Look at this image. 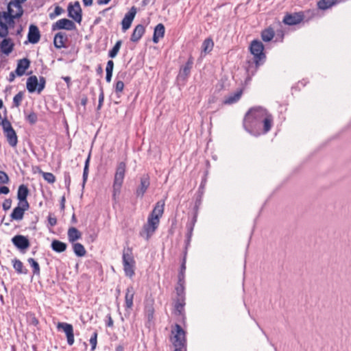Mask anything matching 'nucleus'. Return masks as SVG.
Listing matches in <instances>:
<instances>
[{
  "label": "nucleus",
  "mask_w": 351,
  "mask_h": 351,
  "mask_svg": "<svg viewBox=\"0 0 351 351\" xmlns=\"http://www.w3.org/2000/svg\"><path fill=\"white\" fill-rule=\"evenodd\" d=\"M336 3V0H319L317 6L320 10H326Z\"/></svg>",
  "instance_id": "obj_37"
},
{
  "label": "nucleus",
  "mask_w": 351,
  "mask_h": 351,
  "mask_svg": "<svg viewBox=\"0 0 351 351\" xmlns=\"http://www.w3.org/2000/svg\"><path fill=\"white\" fill-rule=\"evenodd\" d=\"M57 329L59 331H62L65 333L67 339V343L71 346L74 343L73 328L70 324L66 322H58L57 324Z\"/></svg>",
  "instance_id": "obj_10"
},
{
  "label": "nucleus",
  "mask_w": 351,
  "mask_h": 351,
  "mask_svg": "<svg viewBox=\"0 0 351 351\" xmlns=\"http://www.w3.org/2000/svg\"><path fill=\"white\" fill-rule=\"evenodd\" d=\"M3 106V104L1 99H0V109ZM5 121H8L6 118L2 119L1 115L0 114V125L3 127V124Z\"/></svg>",
  "instance_id": "obj_58"
},
{
  "label": "nucleus",
  "mask_w": 351,
  "mask_h": 351,
  "mask_svg": "<svg viewBox=\"0 0 351 351\" xmlns=\"http://www.w3.org/2000/svg\"><path fill=\"white\" fill-rule=\"evenodd\" d=\"M304 19L302 12L287 14L284 16L283 22L288 25H294L300 23Z\"/></svg>",
  "instance_id": "obj_15"
},
{
  "label": "nucleus",
  "mask_w": 351,
  "mask_h": 351,
  "mask_svg": "<svg viewBox=\"0 0 351 351\" xmlns=\"http://www.w3.org/2000/svg\"><path fill=\"white\" fill-rule=\"evenodd\" d=\"M30 61L27 58L21 59L18 61L15 73L18 76H22L25 74V71L29 68Z\"/></svg>",
  "instance_id": "obj_22"
},
{
  "label": "nucleus",
  "mask_w": 351,
  "mask_h": 351,
  "mask_svg": "<svg viewBox=\"0 0 351 351\" xmlns=\"http://www.w3.org/2000/svg\"><path fill=\"white\" fill-rule=\"evenodd\" d=\"M145 29L143 25H137L131 35L130 40L133 43H137L145 34Z\"/></svg>",
  "instance_id": "obj_24"
},
{
  "label": "nucleus",
  "mask_w": 351,
  "mask_h": 351,
  "mask_svg": "<svg viewBox=\"0 0 351 351\" xmlns=\"http://www.w3.org/2000/svg\"><path fill=\"white\" fill-rule=\"evenodd\" d=\"M27 38L28 40L25 42V44H27V43H30L32 44H36L38 43L40 38V34L37 26L34 25H30L29 27Z\"/></svg>",
  "instance_id": "obj_19"
},
{
  "label": "nucleus",
  "mask_w": 351,
  "mask_h": 351,
  "mask_svg": "<svg viewBox=\"0 0 351 351\" xmlns=\"http://www.w3.org/2000/svg\"><path fill=\"white\" fill-rule=\"evenodd\" d=\"M16 73L15 71L14 72H11L9 75V77H8V80L9 82H12L15 79V77H16Z\"/></svg>",
  "instance_id": "obj_60"
},
{
  "label": "nucleus",
  "mask_w": 351,
  "mask_h": 351,
  "mask_svg": "<svg viewBox=\"0 0 351 351\" xmlns=\"http://www.w3.org/2000/svg\"><path fill=\"white\" fill-rule=\"evenodd\" d=\"M12 243L19 250H27L29 245V241L28 239L23 235H16L12 239Z\"/></svg>",
  "instance_id": "obj_18"
},
{
  "label": "nucleus",
  "mask_w": 351,
  "mask_h": 351,
  "mask_svg": "<svg viewBox=\"0 0 351 351\" xmlns=\"http://www.w3.org/2000/svg\"><path fill=\"white\" fill-rule=\"evenodd\" d=\"M45 79L44 77H40L39 81H38V86L37 88V92L40 93L45 86Z\"/></svg>",
  "instance_id": "obj_50"
},
{
  "label": "nucleus",
  "mask_w": 351,
  "mask_h": 351,
  "mask_svg": "<svg viewBox=\"0 0 351 351\" xmlns=\"http://www.w3.org/2000/svg\"><path fill=\"white\" fill-rule=\"evenodd\" d=\"M28 193L29 191L25 185L21 184L19 186L17 192V198L19 200V204L25 202L26 204H29L28 202L27 201V197L28 195Z\"/></svg>",
  "instance_id": "obj_26"
},
{
  "label": "nucleus",
  "mask_w": 351,
  "mask_h": 351,
  "mask_svg": "<svg viewBox=\"0 0 351 351\" xmlns=\"http://www.w3.org/2000/svg\"><path fill=\"white\" fill-rule=\"evenodd\" d=\"M134 294L135 291L134 287L132 286L128 287L125 295V306L126 308L130 309L133 306Z\"/></svg>",
  "instance_id": "obj_23"
},
{
  "label": "nucleus",
  "mask_w": 351,
  "mask_h": 351,
  "mask_svg": "<svg viewBox=\"0 0 351 351\" xmlns=\"http://www.w3.org/2000/svg\"><path fill=\"white\" fill-rule=\"evenodd\" d=\"M136 14V8L134 6H132L130 10L125 14L121 21L123 32H125L130 27Z\"/></svg>",
  "instance_id": "obj_11"
},
{
  "label": "nucleus",
  "mask_w": 351,
  "mask_h": 351,
  "mask_svg": "<svg viewBox=\"0 0 351 351\" xmlns=\"http://www.w3.org/2000/svg\"><path fill=\"white\" fill-rule=\"evenodd\" d=\"M126 165L124 162L118 163L113 183V199L115 200L117 195H119L125 177Z\"/></svg>",
  "instance_id": "obj_5"
},
{
  "label": "nucleus",
  "mask_w": 351,
  "mask_h": 351,
  "mask_svg": "<svg viewBox=\"0 0 351 351\" xmlns=\"http://www.w3.org/2000/svg\"><path fill=\"white\" fill-rule=\"evenodd\" d=\"M88 176V158L84 161V173H83V184L82 187L84 189L85 187V183L87 179Z\"/></svg>",
  "instance_id": "obj_46"
},
{
  "label": "nucleus",
  "mask_w": 351,
  "mask_h": 351,
  "mask_svg": "<svg viewBox=\"0 0 351 351\" xmlns=\"http://www.w3.org/2000/svg\"><path fill=\"white\" fill-rule=\"evenodd\" d=\"M63 12V9L60 8V6H56L54 9L53 12L49 14L50 19H53L57 16H59Z\"/></svg>",
  "instance_id": "obj_47"
},
{
  "label": "nucleus",
  "mask_w": 351,
  "mask_h": 351,
  "mask_svg": "<svg viewBox=\"0 0 351 351\" xmlns=\"http://www.w3.org/2000/svg\"><path fill=\"white\" fill-rule=\"evenodd\" d=\"M23 94L22 92L18 93L13 98V103L16 107H19L22 101Z\"/></svg>",
  "instance_id": "obj_44"
},
{
  "label": "nucleus",
  "mask_w": 351,
  "mask_h": 351,
  "mask_svg": "<svg viewBox=\"0 0 351 351\" xmlns=\"http://www.w3.org/2000/svg\"><path fill=\"white\" fill-rule=\"evenodd\" d=\"M186 228H187V230H188V232H187V234H186V237H187V243H189L190 241H191V237H192V234H193V225H186Z\"/></svg>",
  "instance_id": "obj_52"
},
{
  "label": "nucleus",
  "mask_w": 351,
  "mask_h": 351,
  "mask_svg": "<svg viewBox=\"0 0 351 351\" xmlns=\"http://www.w3.org/2000/svg\"><path fill=\"white\" fill-rule=\"evenodd\" d=\"M264 62H256V60H250L246 62L245 70L247 73L246 82L251 80V78L256 73L258 67L263 64Z\"/></svg>",
  "instance_id": "obj_12"
},
{
  "label": "nucleus",
  "mask_w": 351,
  "mask_h": 351,
  "mask_svg": "<svg viewBox=\"0 0 351 351\" xmlns=\"http://www.w3.org/2000/svg\"><path fill=\"white\" fill-rule=\"evenodd\" d=\"M114 68V62L112 60H108L107 62L106 72L112 73Z\"/></svg>",
  "instance_id": "obj_54"
},
{
  "label": "nucleus",
  "mask_w": 351,
  "mask_h": 351,
  "mask_svg": "<svg viewBox=\"0 0 351 351\" xmlns=\"http://www.w3.org/2000/svg\"><path fill=\"white\" fill-rule=\"evenodd\" d=\"M73 249L74 253L77 256H83L86 254V250L84 247L79 243H73Z\"/></svg>",
  "instance_id": "obj_38"
},
{
  "label": "nucleus",
  "mask_w": 351,
  "mask_h": 351,
  "mask_svg": "<svg viewBox=\"0 0 351 351\" xmlns=\"http://www.w3.org/2000/svg\"><path fill=\"white\" fill-rule=\"evenodd\" d=\"M97 334L95 332L89 339V343L91 344V349L93 350L95 349L97 346Z\"/></svg>",
  "instance_id": "obj_49"
},
{
  "label": "nucleus",
  "mask_w": 351,
  "mask_h": 351,
  "mask_svg": "<svg viewBox=\"0 0 351 351\" xmlns=\"http://www.w3.org/2000/svg\"><path fill=\"white\" fill-rule=\"evenodd\" d=\"M126 76V73H119L116 78V82L114 84V90L115 93L117 95V97L118 98H120L121 95L123 90L124 88V83L123 82L122 80L124 79V77Z\"/></svg>",
  "instance_id": "obj_21"
},
{
  "label": "nucleus",
  "mask_w": 351,
  "mask_h": 351,
  "mask_svg": "<svg viewBox=\"0 0 351 351\" xmlns=\"http://www.w3.org/2000/svg\"><path fill=\"white\" fill-rule=\"evenodd\" d=\"M104 92H103V90L102 89H100V94L99 95V101H98V106H97V110H99L102 105H103V103H104Z\"/></svg>",
  "instance_id": "obj_53"
},
{
  "label": "nucleus",
  "mask_w": 351,
  "mask_h": 351,
  "mask_svg": "<svg viewBox=\"0 0 351 351\" xmlns=\"http://www.w3.org/2000/svg\"><path fill=\"white\" fill-rule=\"evenodd\" d=\"M8 182V176L4 171H0V184H7Z\"/></svg>",
  "instance_id": "obj_48"
},
{
  "label": "nucleus",
  "mask_w": 351,
  "mask_h": 351,
  "mask_svg": "<svg viewBox=\"0 0 351 351\" xmlns=\"http://www.w3.org/2000/svg\"><path fill=\"white\" fill-rule=\"evenodd\" d=\"M241 95H242L241 90H240L233 94H230V95H228L227 97L225 98V99L223 101V104L226 105H230V104H234L240 99Z\"/></svg>",
  "instance_id": "obj_30"
},
{
  "label": "nucleus",
  "mask_w": 351,
  "mask_h": 351,
  "mask_svg": "<svg viewBox=\"0 0 351 351\" xmlns=\"http://www.w3.org/2000/svg\"><path fill=\"white\" fill-rule=\"evenodd\" d=\"M0 18H1L0 16ZM14 27V20L1 21L0 19V50L5 55H9L14 49V43L9 36V30Z\"/></svg>",
  "instance_id": "obj_2"
},
{
  "label": "nucleus",
  "mask_w": 351,
  "mask_h": 351,
  "mask_svg": "<svg viewBox=\"0 0 351 351\" xmlns=\"http://www.w3.org/2000/svg\"><path fill=\"white\" fill-rule=\"evenodd\" d=\"M64 204H65V197H64V196H62L61 198V202H60V208L62 210L64 209V207H65Z\"/></svg>",
  "instance_id": "obj_63"
},
{
  "label": "nucleus",
  "mask_w": 351,
  "mask_h": 351,
  "mask_svg": "<svg viewBox=\"0 0 351 351\" xmlns=\"http://www.w3.org/2000/svg\"><path fill=\"white\" fill-rule=\"evenodd\" d=\"M3 130L9 145L13 147H16L18 143L17 136L9 121H4Z\"/></svg>",
  "instance_id": "obj_9"
},
{
  "label": "nucleus",
  "mask_w": 351,
  "mask_h": 351,
  "mask_svg": "<svg viewBox=\"0 0 351 351\" xmlns=\"http://www.w3.org/2000/svg\"><path fill=\"white\" fill-rule=\"evenodd\" d=\"M184 300H181L180 298H177V300L175 304V310L177 311L179 314L182 313V311L184 309Z\"/></svg>",
  "instance_id": "obj_42"
},
{
  "label": "nucleus",
  "mask_w": 351,
  "mask_h": 351,
  "mask_svg": "<svg viewBox=\"0 0 351 351\" xmlns=\"http://www.w3.org/2000/svg\"><path fill=\"white\" fill-rule=\"evenodd\" d=\"M121 45H122V41L121 40H117L114 45V46L112 47V49L109 51L108 57H110L111 58H115L117 56L118 52L120 50Z\"/></svg>",
  "instance_id": "obj_40"
},
{
  "label": "nucleus",
  "mask_w": 351,
  "mask_h": 351,
  "mask_svg": "<svg viewBox=\"0 0 351 351\" xmlns=\"http://www.w3.org/2000/svg\"><path fill=\"white\" fill-rule=\"evenodd\" d=\"M108 321L106 322V326L108 327H112L113 326V320L110 315L107 316Z\"/></svg>",
  "instance_id": "obj_59"
},
{
  "label": "nucleus",
  "mask_w": 351,
  "mask_h": 351,
  "mask_svg": "<svg viewBox=\"0 0 351 351\" xmlns=\"http://www.w3.org/2000/svg\"><path fill=\"white\" fill-rule=\"evenodd\" d=\"M29 207V204H26L25 202L22 204H18V206L14 208L12 213L10 215V217L12 220L20 221L23 218L25 211L28 210Z\"/></svg>",
  "instance_id": "obj_14"
},
{
  "label": "nucleus",
  "mask_w": 351,
  "mask_h": 351,
  "mask_svg": "<svg viewBox=\"0 0 351 351\" xmlns=\"http://www.w3.org/2000/svg\"><path fill=\"white\" fill-rule=\"evenodd\" d=\"M75 28V24L73 21L67 19H62L56 21L52 25V30H58V29H66V30H72Z\"/></svg>",
  "instance_id": "obj_17"
},
{
  "label": "nucleus",
  "mask_w": 351,
  "mask_h": 351,
  "mask_svg": "<svg viewBox=\"0 0 351 351\" xmlns=\"http://www.w3.org/2000/svg\"><path fill=\"white\" fill-rule=\"evenodd\" d=\"M252 54L254 56V60H256V62L265 61L266 56L263 52L264 46L263 44L257 40H254L252 42L250 47Z\"/></svg>",
  "instance_id": "obj_8"
},
{
  "label": "nucleus",
  "mask_w": 351,
  "mask_h": 351,
  "mask_svg": "<svg viewBox=\"0 0 351 351\" xmlns=\"http://www.w3.org/2000/svg\"><path fill=\"white\" fill-rule=\"evenodd\" d=\"M27 262L31 265V267L33 268L34 274L39 275L40 274L39 264L33 258H28Z\"/></svg>",
  "instance_id": "obj_41"
},
{
  "label": "nucleus",
  "mask_w": 351,
  "mask_h": 351,
  "mask_svg": "<svg viewBox=\"0 0 351 351\" xmlns=\"http://www.w3.org/2000/svg\"><path fill=\"white\" fill-rule=\"evenodd\" d=\"M51 247L52 250L58 253H61L66 250L67 245L58 240H53L51 242Z\"/></svg>",
  "instance_id": "obj_31"
},
{
  "label": "nucleus",
  "mask_w": 351,
  "mask_h": 351,
  "mask_svg": "<svg viewBox=\"0 0 351 351\" xmlns=\"http://www.w3.org/2000/svg\"><path fill=\"white\" fill-rule=\"evenodd\" d=\"M112 76V73H106V80L107 82H110Z\"/></svg>",
  "instance_id": "obj_61"
},
{
  "label": "nucleus",
  "mask_w": 351,
  "mask_h": 351,
  "mask_svg": "<svg viewBox=\"0 0 351 351\" xmlns=\"http://www.w3.org/2000/svg\"><path fill=\"white\" fill-rule=\"evenodd\" d=\"M26 86L29 93H34L37 90L38 86V80L37 77L36 75H32L28 77Z\"/></svg>",
  "instance_id": "obj_28"
},
{
  "label": "nucleus",
  "mask_w": 351,
  "mask_h": 351,
  "mask_svg": "<svg viewBox=\"0 0 351 351\" xmlns=\"http://www.w3.org/2000/svg\"><path fill=\"white\" fill-rule=\"evenodd\" d=\"M43 178L49 183L52 184L56 181L54 175L49 172H43Z\"/></svg>",
  "instance_id": "obj_43"
},
{
  "label": "nucleus",
  "mask_w": 351,
  "mask_h": 351,
  "mask_svg": "<svg viewBox=\"0 0 351 351\" xmlns=\"http://www.w3.org/2000/svg\"><path fill=\"white\" fill-rule=\"evenodd\" d=\"M213 46L214 43L213 40L210 38H206L204 40L202 45V51L205 53H208L212 51Z\"/></svg>",
  "instance_id": "obj_35"
},
{
  "label": "nucleus",
  "mask_w": 351,
  "mask_h": 351,
  "mask_svg": "<svg viewBox=\"0 0 351 351\" xmlns=\"http://www.w3.org/2000/svg\"><path fill=\"white\" fill-rule=\"evenodd\" d=\"M111 0H98L97 4L98 5H106L108 4Z\"/></svg>",
  "instance_id": "obj_62"
},
{
  "label": "nucleus",
  "mask_w": 351,
  "mask_h": 351,
  "mask_svg": "<svg viewBox=\"0 0 351 351\" xmlns=\"http://www.w3.org/2000/svg\"><path fill=\"white\" fill-rule=\"evenodd\" d=\"M116 351H123L124 347L122 345H119L116 347Z\"/></svg>",
  "instance_id": "obj_64"
},
{
  "label": "nucleus",
  "mask_w": 351,
  "mask_h": 351,
  "mask_svg": "<svg viewBox=\"0 0 351 351\" xmlns=\"http://www.w3.org/2000/svg\"><path fill=\"white\" fill-rule=\"evenodd\" d=\"M123 265L126 276L132 278L134 275L135 261L130 247H125L123 250Z\"/></svg>",
  "instance_id": "obj_6"
},
{
  "label": "nucleus",
  "mask_w": 351,
  "mask_h": 351,
  "mask_svg": "<svg viewBox=\"0 0 351 351\" xmlns=\"http://www.w3.org/2000/svg\"><path fill=\"white\" fill-rule=\"evenodd\" d=\"M12 200L10 199H7L4 201L3 204V208L5 210H8L11 208Z\"/></svg>",
  "instance_id": "obj_56"
},
{
  "label": "nucleus",
  "mask_w": 351,
  "mask_h": 351,
  "mask_svg": "<svg viewBox=\"0 0 351 351\" xmlns=\"http://www.w3.org/2000/svg\"><path fill=\"white\" fill-rule=\"evenodd\" d=\"M186 269V265H185V259H184L181 267H180V271L178 274V281L180 282H184V271Z\"/></svg>",
  "instance_id": "obj_45"
},
{
  "label": "nucleus",
  "mask_w": 351,
  "mask_h": 351,
  "mask_svg": "<svg viewBox=\"0 0 351 351\" xmlns=\"http://www.w3.org/2000/svg\"><path fill=\"white\" fill-rule=\"evenodd\" d=\"M17 19H14V27L10 30H9V35H15L18 40L22 37V32L23 30V27L21 24H17L16 21Z\"/></svg>",
  "instance_id": "obj_33"
},
{
  "label": "nucleus",
  "mask_w": 351,
  "mask_h": 351,
  "mask_svg": "<svg viewBox=\"0 0 351 351\" xmlns=\"http://www.w3.org/2000/svg\"><path fill=\"white\" fill-rule=\"evenodd\" d=\"M164 206H165V202L164 201H159L158 202L152 210V213L149 214V215L153 217H157L158 219H160L163 213H164Z\"/></svg>",
  "instance_id": "obj_29"
},
{
  "label": "nucleus",
  "mask_w": 351,
  "mask_h": 351,
  "mask_svg": "<svg viewBox=\"0 0 351 351\" xmlns=\"http://www.w3.org/2000/svg\"><path fill=\"white\" fill-rule=\"evenodd\" d=\"M10 192V189L8 186H3L0 187V194H8Z\"/></svg>",
  "instance_id": "obj_57"
},
{
  "label": "nucleus",
  "mask_w": 351,
  "mask_h": 351,
  "mask_svg": "<svg viewBox=\"0 0 351 351\" xmlns=\"http://www.w3.org/2000/svg\"><path fill=\"white\" fill-rule=\"evenodd\" d=\"M193 64V60L190 57L186 64L180 68L178 78L182 80H185L190 75L191 70Z\"/></svg>",
  "instance_id": "obj_20"
},
{
  "label": "nucleus",
  "mask_w": 351,
  "mask_h": 351,
  "mask_svg": "<svg viewBox=\"0 0 351 351\" xmlns=\"http://www.w3.org/2000/svg\"><path fill=\"white\" fill-rule=\"evenodd\" d=\"M165 32V28L164 25L162 23H158L154 28L153 42L154 43H158L159 39L164 37Z\"/></svg>",
  "instance_id": "obj_27"
},
{
  "label": "nucleus",
  "mask_w": 351,
  "mask_h": 351,
  "mask_svg": "<svg viewBox=\"0 0 351 351\" xmlns=\"http://www.w3.org/2000/svg\"><path fill=\"white\" fill-rule=\"evenodd\" d=\"M27 119L31 124H34L37 121V115L36 113L32 112L27 116Z\"/></svg>",
  "instance_id": "obj_51"
},
{
  "label": "nucleus",
  "mask_w": 351,
  "mask_h": 351,
  "mask_svg": "<svg viewBox=\"0 0 351 351\" xmlns=\"http://www.w3.org/2000/svg\"><path fill=\"white\" fill-rule=\"evenodd\" d=\"M159 223L160 219L157 217L149 215L147 223L144 224L139 232L140 236L148 241L158 228Z\"/></svg>",
  "instance_id": "obj_7"
},
{
  "label": "nucleus",
  "mask_w": 351,
  "mask_h": 351,
  "mask_svg": "<svg viewBox=\"0 0 351 351\" xmlns=\"http://www.w3.org/2000/svg\"><path fill=\"white\" fill-rule=\"evenodd\" d=\"M12 262L13 267L18 274H26L27 273V269L24 268L23 264L20 260L14 259Z\"/></svg>",
  "instance_id": "obj_34"
},
{
  "label": "nucleus",
  "mask_w": 351,
  "mask_h": 351,
  "mask_svg": "<svg viewBox=\"0 0 351 351\" xmlns=\"http://www.w3.org/2000/svg\"><path fill=\"white\" fill-rule=\"evenodd\" d=\"M274 37V32L272 28H267L261 33V38L263 41L269 42Z\"/></svg>",
  "instance_id": "obj_36"
},
{
  "label": "nucleus",
  "mask_w": 351,
  "mask_h": 351,
  "mask_svg": "<svg viewBox=\"0 0 351 351\" xmlns=\"http://www.w3.org/2000/svg\"><path fill=\"white\" fill-rule=\"evenodd\" d=\"M82 10L78 2L74 4L70 3L68 6L69 16L74 19L76 22L80 23L82 20Z\"/></svg>",
  "instance_id": "obj_13"
},
{
  "label": "nucleus",
  "mask_w": 351,
  "mask_h": 351,
  "mask_svg": "<svg viewBox=\"0 0 351 351\" xmlns=\"http://www.w3.org/2000/svg\"><path fill=\"white\" fill-rule=\"evenodd\" d=\"M67 41V36L66 33L64 32H58L57 33L53 39L54 46L57 49H61L64 47L65 43Z\"/></svg>",
  "instance_id": "obj_25"
},
{
  "label": "nucleus",
  "mask_w": 351,
  "mask_h": 351,
  "mask_svg": "<svg viewBox=\"0 0 351 351\" xmlns=\"http://www.w3.org/2000/svg\"><path fill=\"white\" fill-rule=\"evenodd\" d=\"M150 184L149 176L148 174H144L141 177L140 185L136 190L137 197H143Z\"/></svg>",
  "instance_id": "obj_16"
},
{
  "label": "nucleus",
  "mask_w": 351,
  "mask_h": 351,
  "mask_svg": "<svg viewBox=\"0 0 351 351\" xmlns=\"http://www.w3.org/2000/svg\"><path fill=\"white\" fill-rule=\"evenodd\" d=\"M273 124V116L261 106L250 108L245 114L243 122L244 129L255 136L269 132Z\"/></svg>",
  "instance_id": "obj_1"
},
{
  "label": "nucleus",
  "mask_w": 351,
  "mask_h": 351,
  "mask_svg": "<svg viewBox=\"0 0 351 351\" xmlns=\"http://www.w3.org/2000/svg\"><path fill=\"white\" fill-rule=\"evenodd\" d=\"M172 337L171 341L176 348L174 351H186V332L180 325L176 324L174 328L171 330Z\"/></svg>",
  "instance_id": "obj_4"
},
{
  "label": "nucleus",
  "mask_w": 351,
  "mask_h": 351,
  "mask_svg": "<svg viewBox=\"0 0 351 351\" xmlns=\"http://www.w3.org/2000/svg\"><path fill=\"white\" fill-rule=\"evenodd\" d=\"M68 239L71 243H73L81 237V232L75 228L71 227L68 230Z\"/></svg>",
  "instance_id": "obj_32"
},
{
  "label": "nucleus",
  "mask_w": 351,
  "mask_h": 351,
  "mask_svg": "<svg viewBox=\"0 0 351 351\" xmlns=\"http://www.w3.org/2000/svg\"><path fill=\"white\" fill-rule=\"evenodd\" d=\"M25 1L26 0H14V1H10L8 5V10L0 12L1 21L19 19L23 13L21 3Z\"/></svg>",
  "instance_id": "obj_3"
},
{
  "label": "nucleus",
  "mask_w": 351,
  "mask_h": 351,
  "mask_svg": "<svg viewBox=\"0 0 351 351\" xmlns=\"http://www.w3.org/2000/svg\"><path fill=\"white\" fill-rule=\"evenodd\" d=\"M48 222L51 226H54L57 223L56 217L54 215H49L48 216Z\"/></svg>",
  "instance_id": "obj_55"
},
{
  "label": "nucleus",
  "mask_w": 351,
  "mask_h": 351,
  "mask_svg": "<svg viewBox=\"0 0 351 351\" xmlns=\"http://www.w3.org/2000/svg\"><path fill=\"white\" fill-rule=\"evenodd\" d=\"M184 282H178V285L176 287V291L178 296V298L180 300H184Z\"/></svg>",
  "instance_id": "obj_39"
}]
</instances>
